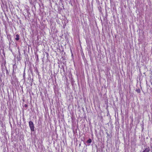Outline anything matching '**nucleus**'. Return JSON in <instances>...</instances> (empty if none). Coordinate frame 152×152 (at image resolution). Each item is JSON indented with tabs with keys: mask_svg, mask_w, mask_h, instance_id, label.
I'll list each match as a JSON object with an SVG mask.
<instances>
[{
	"mask_svg": "<svg viewBox=\"0 0 152 152\" xmlns=\"http://www.w3.org/2000/svg\"><path fill=\"white\" fill-rule=\"evenodd\" d=\"M92 142L91 140V139H89L88 140L86 141L87 143H90Z\"/></svg>",
	"mask_w": 152,
	"mask_h": 152,
	"instance_id": "20e7f679",
	"label": "nucleus"
},
{
	"mask_svg": "<svg viewBox=\"0 0 152 152\" xmlns=\"http://www.w3.org/2000/svg\"><path fill=\"white\" fill-rule=\"evenodd\" d=\"M16 37L15 38V40L17 41L19 39V35L18 34H17L16 35Z\"/></svg>",
	"mask_w": 152,
	"mask_h": 152,
	"instance_id": "7ed1b4c3",
	"label": "nucleus"
},
{
	"mask_svg": "<svg viewBox=\"0 0 152 152\" xmlns=\"http://www.w3.org/2000/svg\"><path fill=\"white\" fill-rule=\"evenodd\" d=\"M150 151V148L149 147L146 148L143 151V152H149Z\"/></svg>",
	"mask_w": 152,
	"mask_h": 152,
	"instance_id": "f03ea898",
	"label": "nucleus"
},
{
	"mask_svg": "<svg viewBox=\"0 0 152 152\" xmlns=\"http://www.w3.org/2000/svg\"><path fill=\"white\" fill-rule=\"evenodd\" d=\"M23 77L24 79H25V71H24L23 73Z\"/></svg>",
	"mask_w": 152,
	"mask_h": 152,
	"instance_id": "423d86ee",
	"label": "nucleus"
},
{
	"mask_svg": "<svg viewBox=\"0 0 152 152\" xmlns=\"http://www.w3.org/2000/svg\"><path fill=\"white\" fill-rule=\"evenodd\" d=\"M136 91H137L138 93H140V90L139 88L136 89Z\"/></svg>",
	"mask_w": 152,
	"mask_h": 152,
	"instance_id": "39448f33",
	"label": "nucleus"
},
{
	"mask_svg": "<svg viewBox=\"0 0 152 152\" xmlns=\"http://www.w3.org/2000/svg\"><path fill=\"white\" fill-rule=\"evenodd\" d=\"M27 106V104H25V107H26Z\"/></svg>",
	"mask_w": 152,
	"mask_h": 152,
	"instance_id": "0eeeda50",
	"label": "nucleus"
},
{
	"mask_svg": "<svg viewBox=\"0 0 152 152\" xmlns=\"http://www.w3.org/2000/svg\"><path fill=\"white\" fill-rule=\"evenodd\" d=\"M29 125L31 130L32 131H34V128L33 122L32 121H30L29 122Z\"/></svg>",
	"mask_w": 152,
	"mask_h": 152,
	"instance_id": "f257e3e1",
	"label": "nucleus"
},
{
	"mask_svg": "<svg viewBox=\"0 0 152 152\" xmlns=\"http://www.w3.org/2000/svg\"><path fill=\"white\" fill-rule=\"evenodd\" d=\"M65 26H66V24H64V28H65Z\"/></svg>",
	"mask_w": 152,
	"mask_h": 152,
	"instance_id": "6e6552de",
	"label": "nucleus"
}]
</instances>
